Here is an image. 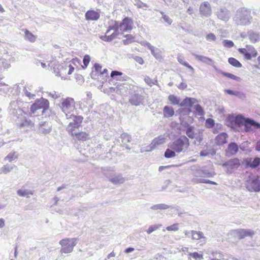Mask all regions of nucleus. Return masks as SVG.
<instances>
[{
  "mask_svg": "<svg viewBox=\"0 0 260 260\" xmlns=\"http://www.w3.org/2000/svg\"><path fill=\"white\" fill-rule=\"evenodd\" d=\"M175 151L172 149L168 148L165 152V157L166 158H172L176 156Z\"/></svg>",
  "mask_w": 260,
  "mask_h": 260,
  "instance_id": "obj_44",
  "label": "nucleus"
},
{
  "mask_svg": "<svg viewBox=\"0 0 260 260\" xmlns=\"http://www.w3.org/2000/svg\"><path fill=\"white\" fill-rule=\"evenodd\" d=\"M170 207V206L165 204H159L153 205L150 208L153 210H166L169 208Z\"/></svg>",
  "mask_w": 260,
  "mask_h": 260,
  "instance_id": "obj_38",
  "label": "nucleus"
},
{
  "mask_svg": "<svg viewBox=\"0 0 260 260\" xmlns=\"http://www.w3.org/2000/svg\"><path fill=\"white\" fill-rule=\"evenodd\" d=\"M166 138L162 136H159V137L154 138L150 146V149L147 150V151H150L153 149H155L158 146L163 144L165 143Z\"/></svg>",
  "mask_w": 260,
  "mask_h": 260,
  "instance_id": "obj_17",
  "label": "nucleus"
},
{
  "mask_svg": "<svg viewBox=\"0 0 260 260\" xmlns=\"http://www.w3.org/2000/svg\"><path fill=\"white\" fill-rule=\"evenodd\" d=\"M168 231H177L179 230V224L175 223L166 228Z\"/></svg>",
  "mask_w": 260,
  "mask_h": 260,
  "instance_id": "obj_56",
  "label": "nucleus"
},
{
  "mask_svg": "<svg viewBox=\"0 0 260 260\" xmlns=\"http://www.w3.org/2000/svg\"><path fill=\"white\" fill-rule=\"evenodd\" d=\"M198 101L197 99L192 98L186 97L185 98L181 103L179 104V106L181 107L188 106L191 107L192 105L197 103Z\"/></svg>",
  "mask_w": 260,
  "mask_h": 260,
  "instance_id": "obj_27",
  "label": "nucleus"
},
{
  "mask_svg": "<svg viewBox=\"0 0 260 260\" xmlns=\"http://www.w3.org/2000/svg\"><path fill=\"white\" fill-rule=\"evenodd\" d=\"M200 12L202 16H210L212 12L210 4L207 2L202 3L200 7Z\"/></svg>",
  "mask_w": 260,
  "mask_h": 260,
  "instance_id": "obj_16",
  "label": "nucleus"
},
{
  "mask_svg": "<svg viewBox=\"0 0 260 260\" xmlns=\"http://www.w3.org/2000/svg\"><path fill=\"white\" fill-rule=\"evenodd\" d=\"M144 81L146 84H147L150 86H152L153 85H156L157 83V80H155L154 81H153L148 76H146L145 77Z\"/></svg>",
  "mask_w": 260,
  "mask_h": 260,
  "instance_id": "obj_51",
  "label": "nucleus"
},
{
  "mask_svg": "<svg viewBox=\"0 0 260 260\" xmlns=\"http://www.w3.org/2000/svg\"><path fill=\"white\" fill-rule=\"evenodd\" d=\"M160 14L162 15V18L164 19V21L168 24L171 25L172 23V19L170 18L169 16L165 15L162 12H160Z\"/></svg>",
  "mask_w": 260,
  "mask_h": 260,
  "instance_id": "obj_52",
  "label": "nucleus"
},
{
  "mask_svg": "<svg viewBox=\"0 0 260 260\" xmlns=\"http://www.w3.org/2000/svg\"><path fill=\"white\" fill-rule=\"evenodd\" d=\"M254 234V232L251 230L241 229L238 231L240 239H243L247 236L252 237Z\"/></svg>",
  "mask_w": 260,
  "mask_h": 260,
  "instance_id": "obj_29",
  "label": "nucleus"
},
{
  "mask_svg": "<svg viewBox=\"0 0 260 260\" xmlns=\"http://www.w3.org/2000/svg\"><path fill=\"white\" fill-rule=\"evenodd\" d=\"M90 60V56L88 55H85V56L84 57V58H83V63L84 65V67L82 66L83 69H85L86 68H87L88 64L89 63Z\"/></svg>",
  "mask_w": 260,
  "mask_h": 260,
  "instance_id": "obj_58",
  "label": "nucleus"
},
{
  "mask_svg": "<svg viewBox=\"0 0 260 260\" xmlns=\"http://www.w3.org/2000/svg\"><path fill=\"white\" fill-rule=\"evenodd\" d=\"M260 164V158L255 157L253 160L251 158L247 159L245 160V165L251 168H255L258 166Z\"/></svg>",
  "mask_w": 260,
  "mask_h": 260,
  "instance_id": "obj_24",
  "label": "nucleus"
},
{
  "mask_svg": "<svg viewBox=\"0 0 260 260\" xmlns=\"http://www.w3.org/2000/svg\"><path fill=\"white\" fill-rule=\"evenodd\" d=\"M216 14L218 19L224 21H228L231 17L230 11L225 8H220L216 11Z\"/></svg>",
  "mask_w": 260,
  "mask_h": 260,
  "instance_id": "obj_12",
  "label": "nucleus"
},
{
  "mask_svg": "<svg viewBox=\"0 0 260 260\" xmlns=\"http://www.w3.org/2000/svg\"><path fill=\"white\" fill-rule=\"evenodd\" d=\"M18 156V153L17 152H11L5 158V160H8L9 161L11 162L13 160L17 159Z\"/></svg>",
  "mask_w": 260,
  "mask_h": 260,
  "instance_id": "obj_40",
  "label": "nucleus"
},
{
  "mask_svg": "<svg viewBox=\"0 0 260 260\" xmlns=\"http://www.w3.org/2000/svg\"><path fill=\"white\" fill-rule=\"evenodd\" d=\"M59 244L61 246L60 252L62 253H71L74 249V247L77 243V239L74 238H64L61 240Z\"/></svg>",
  "mask_w": 260,
  "mask_h": 260,
  "instance_id": "obj_5",
  "label": "nucleus"
},
{
  "mask_svg": "<svg viewBox=\"0 0 260 260\" xmlns=\"http://www.w3.org/2000/svg\"><path fill=\"white\" fill-rule=\"evenodd\" d=\"M223 45L226 48H232L234 46V44L233 41L228 40H224L222 41Z\"/></svg>",
  "mask_w": 260,
  "mask_h": 260,
  "instance_id": "obj_55",
  "label": "nucleus"
},
{
  "mask_svg": "<svg viewBox=\"0 0 260 260\" xmlns=\"http://www.w3.org/2000/svg\"><path fill=\"white\" fill-rule=\"evenodd\" d=\"M229 63L236 68H241L242 64L236 59L233 57H230L228 59Z\"/></svg>",
  "mask_w": 260,
  "mask_h": 260,
  "instance_id": "obj_41",
  "label": "nucleus"
},
{
  "mask_svg": "<svg viewBox=\"0 0 260 260\" xmlns=\"http://www.w3.org/2000/svg\"><path fill=\"white\" fill-rule=\"evenodd\" d=\"M191 239L198 240L202 238H205L203 232L201 231H191Z\"/></svg>",
  "mask_w": 260,
  "mask_h": 260,
  "instance_id": "obj_33",
  "label": "nucleus"
},
{
  "mask_svg": "<svg viewBox=\"0 0 260 260\" xmlns=\"http://www.w3.org/2000/svg\"><path fill=\"white\" fill-rule=\"evenodd\" d=\"M52 129V125L50 122L47 121H41L40 122L38 127V131L40 133L48 134L50 133Z\"/></svg>",
  "mask_w": 260,
  "mask_h": 260,
  "instance_id": "obj_14",
  "label": "nucleus"
},
{
  "mask_svg": "<svg viewBox=\"0 0 260 260\" xmlns=\"http://www.w3.org/2000/svg\"><path fill=\"white\" fill-rule=\"evenodd\" d=\"M9 66L10 64L6 60H3L2 61V62H0L1 68H3L4 69H8L9 67Z\"/></svg>",
  "mask_w": 260,
  "mask_h": 260,
  "instance_id": "obj_62",
  "label": "nucleus"
},
{
  "mask_svg": "<svg viewBox=\"0 0 260 260\" xmlns=\"http://www.w3.org/2000/svg\"><path fill=\"white\" fill-rule=\"evenodd\" d=\"M49 95L53 99H58L60 97V93L56 91H53L49 93Z\"/></svg>",
  "mask_w": 260,
  "mask_h": 260,
  "instance_id": "obj_64",
  "label": "nucleus"
},
{
  "mask_svg": "<svg viewBox=\"0 0 260 260\" xmlns=\"http://www.w3.org/2000/svg\"><path fill=\"white\" fill-rule=\"evenodd\" d=\"M10 90L9 86L0 80V94H7Z\"/></svg>",
  "mask_w": 260,
  "mask_h": 260,
  "instance_id": "obj_34",
  "label": "nucleus"
},
{
  "mask_svg": "<svg viewBox=\"0 0 260 260\" xmlns=\"http://www.w3.org/2000/svg\"><path fill=\"white\" fill-rule=\"evenodd\" d=\"M120 139L121 141V146L125 147L126 149L128 150H130L131 148L128 146L127 144L131 141V136L127 133H123L121 135Z\"/></svg>",
  "mask_w": 260,
  "mask_h": 260,
  "instance_id": "obj_22",
  "label": "nucleus"
},
{
  "mask_svg": "<svg viewBox=\"0 0 260 260\" xmlns=\"http://www.w3.org/2000/svg\"><path fill=\"white\" fill-rule=\"evenodd\" d=\"M224 92L230 95H235L236 96L240 98H241L242 96L243 95V94L241 92L238 91L232 90L231 89H225Z\"/></svg>",
  "mask_w": 260,
  "mask_h": 260,
  "instance_id": "obj_47",
  "label": "nucleus"
},
{
  "mask_svg": "<svg viewBox=\"0 0 260 260\" xmlns=\"http://www.w3.org/2000/svg\"><path fill=\"white\" fill-rule=\"evenodd\" d=\"M14 167H16L15 165L11 166L9 165H6L2 168V171L3 173L6 174L10 172Z\"/></svg>",
  "mask_w": 260,
  "mask_h": 260,
  "instance_id": "obj_45",
  "label": "nucleus"
},
{
  "mask_svg": "<svg viewBox=\"0 0 260 260\" xmlns=\"http://www.w3.org/2000/svg\"><path fill=\"white\" fill-rule=\"evenodd\" d=\"M248 51L251 53V57L252 56L255 57L257 54V51L255 50V49L253 47H249L248 48Z\"/></svg>",
  "mask_w": 260,
  "mask_h": 260,
  "instance_id": "obj_60",
  "label": "nucleus"
},
{
  "mask_svg": "<svg viewBox=\"0 0 260 260\" xmlns=\"http://www.w3.org/2000/svg\"><path fill=\"white\" fill-rule=\"evenodd\" d=\"M224 167H228V170H233L237 169L240 165V160L237 158L230 159L228 161L224 162L223 164H220Z\"/></svg>",
  "mask_w": 260,
  "mask_h": 260,
  "instance_id": "obj_13",
  "label": "nucleus"
},
{
  "mask_svg": "<svg viewBox=\"0 0 260 260\" xmlns=\"http://www.w3.org/2000/svg\"><path fill=\"white\" fill-rule=\"evenodd\" d=\"M206 39L207 41L212 42L215 41L216 40V37L213 33H209L206 36Z\"/></svg>",
  "mask_w": 260,
  "mask_h": 260,
  "instance_id": "obj_54",
  "label": "nucleus"
},
{
  "mask_svg": "<svg viewBox=\"0 0 260 260\" xmlns=\"http://www.w3.org/2000/svg\"><path fill=\"white\" fill-rule=\"evenodd\" d=\"M22 104V102L20 101H14L11 102L9 107L10 114L17 116L18 118L22 115L24 111L21 108Z\"/></svg>",
  "mask_w": 260,
  "mask_h": 260,
  "instance_id": "obj_7",
  "label": "nucleus"
},
{
  "mask_svg": "<svg viewBox=\"0 0 260 260\" xmlns=\"http://www.w3.org/2000/svg\"><path fill=\"white\" fill-rule=\"evenodd\" d=\"M49 103L47 100L41 98L40 99L36 100L35 103L31 106L30 109V112L31 113H35L37 110L41 109H43V112L49 108Z\"/></svg>",
  "mask_w": 260,
  "mask_h": 260,
  "instance_id": "obj_8",
  "label": "nucleus"
},
{
  "mask_svg": "<svg viewBox=\"0 0 260 260\" xmlns=\"http://www.w3.org/2000/svg\"><path fill=\"white\" fill-rule=\"evenodd\" d=\"M133 21L128 17L124 18L119 23L120 30L121 31H129L133 29Z\"/></svg>",
  "mask_w": 260,
  "mask_h": 260,
  "instance_id": "obj_11",
  "label": "nucleus"
},
{
  "mask_svg": "<svg viewBox=\"0 0 260 260\" xmlns=\"http://www.w3.org/2000/svg\"><path fill=\"white\" fill-rule=\"evenodd\" d=\"M94 151L100 155L103 154L105 153L104 146L102 144H99L94 147Z\"/></svg>",
  "mask_w": 260,
  "mask_h": 260,
  "instance_id": "obj_43",
  "label": "nucleus"
},
{
  "mask_svg": "<svg viewBox=\"0 0 260 260\" xmlns=\"http://www.w3.org/2000/svg\"><path fill=\"white\" fill-rule=\"evenodd\" d=\"M144 97L138 93H135L131 95L129 98V103L134 106H138L142 104L144 102Z\"/></svg>",
  "mask_w": 260,
  "mask_h": 260,
  "instance_id": "obj_15",
  "label": "nucleus"
},
{
  "mask_svg": "<svg viewBox=\"0 0 260 260\" xmlns=\"http://www.w3.org/2000/svg\"><path fill=\"white\" fill-rule=\"evenodd\" d=\"M164 116L165 117H170L174 115V111L172 107L168 106H165L163 110Z\"/></svg>",
  "mask_w": 260,
  "mask_h": 260,
  "instance_id": "obj_32",
  "label": "nucleus"
},
{
  "mask_svg": "<svg viewBox=\"0 0 260 260\" xmlns=\"http://www.w3.org/2000/svg\"><path fill=\"white\" fill-rule=\"evenodd\" d=\"M252 17L250 10L246 8L238 9L233 17V20L237 25L246 26L251 24Z\"/></svg>",
  "mask_w": 260,
  "mask_h": 260,
  "instance_id": "obj_1",
  "label": "nucleus"
},
{
  "mask_svg": "<svg viewBox=\"0 0 260 260\" xmlns=\"http://www.w3.org/2000/svg\"><path fill=\"white\" fill-rule=\"evenodd\" d=\"M71 118L73 119V121L69 123L67 130L69 133L71 134L72 136H74V130L80 126L83 118L81 116H76L73 114V116H72Z\"/></svg>",
  "mask_w": 260,
  "mask_h": 260,
  "instance_id": "obj_9",
  "label": "nucleus"
},
{
  "mask_svg": "<svg viewBox=\"0 0 260 260\" xmlns=\"http://www.w3.org/2000/svg\"><path fill=\"white\" fill-rule=\"evenodd\" d=\"M168 99L170 101L171 103L173 105H179V100L178 98L174 95V94H171L168 96Z\"/></svg>",
  "mask_w": 260,
  "mask_h": 260,
  "instance_id": "obj_46",
  "label": "nucleus"
},
{
  "mask_svg": "<svg viewBox=\"0 0 260 260\" xmlns=\"http://www.w3.org/2000/svg\"><path fill=\"white\" fill-rule=\"evenodd\" d=\"M17 194L20 197L29 198L30 195L34 194V191L26 189L23 186L17 191Z\"/></svg>",
  "mask_w": 260,
  "mask_h": 260,
  "instance_id": "obj_25",
  "label": "nucleus"
},
{
  "mask_svg": "<svg viewBox=\"0 0 260 260\" xmlns=\"http://www.w3.org/2000/svg\"><path fill=\"white\" fill-rule=\"evenodd\" d=\"M206 124L208 127H211L214 125V121L212 119L208 118L206 121Z\"/></svg>",
  "mask_w": 260,
  "mask_h": 260,
  "instance_id": "obj_61",
  "label": "nucleus"
},
{
  "mask_svg": "<svg viewBox=\"0 0 260 260\" xmlns=\"http://www.w3.org/2000/svg\"><path fill=\"white\" fill-rule=\"evenodd\" d=\"M74 135L76 136L78 140L83 141H86L90 138L89 134L83 132L78 133H74Z\"/></svg>",
  "mask_w": 260,
  "mask_h": 260,
  "instance_id": "obj_31",
  "label": "nucleus"
},
{
  "mask_svg": "<svg viewBox=\"0 0 260 260\" xmlns=\"http://www.w3.org/2000/svg\"><path fill=\"white\" fill-rule=\"evenodd\" d=\"M245 186L250 192L260 191V182L257 179H252L247 181Z\"/></svg>",
  "mask_w": 260,
  "mask_h": 260,
  "instance_id": "obj_10",
  "label": "nucleus"
},
{
  "mask_svg": "<svg viewBox=\"0 0 260 260\" xmlns=\"http://www.w3.org/2000/svg\"><path fill=\"white\" fill-rule=\"evenodd\" d=\"M239 148L238 145L235 142L230 143L225 150V155L230 157L236 154L238 151Z\"/></svg>",
  "mask_w": 260,
  "mask_h": 260,
  "instance_id": "obj_18",
  "label": "nucleus"
},
{
  "mask_svg": "<svg viewBox=\"0 0 260 260\" xmlns=\"http://www.w3.org/2000/svg\"><path fill=\"white\" fill-rule=\"evenodd\" d=\"M189 255L196 259H201L203 258V255L198 252L189 253Z\"/></svg>",
  "mask_w": 260,
  "mask_h": 260,
  "instance_id": "obj_57",
  "label": "nucleus"
},
{
  "mask_svg": "<svg viewBox=\"0 0 260 260\" xmlns=\"http://www.w3.org/2000/svg\"><path fill=\"white\" fill-rule=\"evenodd\" d=\"M192 54L195 57L196 59H198L201 62H202L203 63L209 65H211L213 63V60L208 57L203 55H198L195 53H192Z\"/></svg>",
  "mask_w": 260,
  "mask_h": 260,
  "instance_id": "obj_26",
  "label": "nucleus"
},
{
  "mask_svg": "<svg viewBox=\"0 0 260 260\" xmlns=\"http://www.w3.org/2000/svg\"><path fill=\"white\" fill-rule=\"evenodd\" d=\"M117 28H119V23L117 21H115L114 24L113 25H110L109 26L108 29L106 31L105 35H107L111 30H115Z\"/></svg>",
  "mask_w": 260,
  "mask_h": 260,
  "instance_id": "obj_48",
  "label": "nucleus"
},
{
  "mask_svg": "<svg viewBox=\"0 0 260 260\" xmlns=\"http://www.w3.org/2000/svg\"><path fill=\"white\" fill-rule=\"evenodd\" d=\"M249 38L252 43H255L260 41V35L254 32H250L249 33Z\"/></svg>",
  "mask_w": 260,
  "mask_h": 260,
  "instance_id": "obj_37",
  "label": "nucleus"
},
{
  "mask_svg": "<svg viewBox=\"0 0 260 260\" xmlns=\"http://www.w3.org/2000/svg\"><path fill=\"white\" fill-rule=\"evenodd\" d=\"M202 175H201V176H203V177H212V176H213L212 173L211 172H209L207 170L202 171Z\"/></svg>",
  "mask_w": 260,
  "mask_h": 260,
  "instance_id": "obj_63",
  "label": "nucleus"
},
{
  "mask_svg": "<svg viewBox=\"0 0 260 260\" xmlns=\"http://www.w3.org/2000/svg\"><path fill=\"white\" fill-rule=\"evenodd\" d=\"M33 125L34 123L30 120H25L24 122L20 123V127H22L25 126L31 127Z\"/></svg>",
  "mask_w": 260,
  "mask_h": 260,
  "instance_id": "obj_59",
  "label": "nucleus"
},
{
  "mask_svg": "<svg viewBox=\"0 0 260 260\" xmlns=\"http://www.w3.org/2000/svg\"><path fill=\"white\" fill-rule=\"evenodd\" d=\"M228 135L225 133H221L216 137V143L217 145H223L226 143Z\"/></svg>",
  "mask_w": 260,
  "mask_h": 260,
  "instance_id": "obj_28",
  "label": "nucleus"
},
{
  "mask_svg": "<svg viewBox=\"0 0 260 260\" xmlns=\"http://www.w3.org/2000/svg\"><path fill=\"white\" fill-rule=\"evenodd\" d=\"M151 54L158 60L161 58L160 50L154 46L150 49Z\"/></svg>",
  "mask_w": 260,
  "mask_h": 260,
  "instance_id": "obj_39",
  "label": "nucleus"
},
{
  "mask_svg": "<svg viewBox=\"0 0 260 260\" xmlns=\"http://www.w3.org/2000/svg\"><path fill=\"white\" fill-rule=\"evenodd\" d=\"M177 60L180 64H182L183 66H184L186 67V68H187L188 69H189L192 72V73H194V69L190 65H189L187 62H186L184 60V58L182 56L179 55L177 57Z\"/></svg>",
  "mask_w": 260,
  "mask_h": 260,
  "instance_id": "obj_36",
  "label": "nucleus"
},
{
  "mask_svg": "<svg viewBox=\"0 0 260 260\" xmlns=\"http://www.w3.org/2000/svg\"><path fill=\"white\" fill-rule=\"evenodd\" d=\"M194 129V128L193 126L188 125L186 129V134L189 138L193 139L195 138L197 134L195 133Z\"/></svg>",
  "mask_w": 260,
  "mask_h": 260,
  "instance_id": "obj_35",
  "label": "nucleus"
},
{
  "mask_svg": "<svg viewBox=\"0 0 260 260\" xmlns=\"http://www.w3.org/2000/svg\"><path fill=\"white\" fill-rule=\"evenodd\" d=\"M100 16V13L94 10H88L86 12L85 17L87 20H98Z\"/></svg>",
  "mask_w": 260,
  "mask_h": 260,
  "instance_id": "obj_19",
  "label": "nucleus"
},
{
  "mask_svg": "<svg viewBox=\"0 0 260 260\" xmlns=\"http://www.w3.org/2000/svg\"><path fill=\"white\" fill-rule=\"evenodd\" d=\"M102 174L109 180L115 173V167L107 166L101 168Z\"/></svg>",
  "mask_w": 260,
  "mask_h": 260,
  "instance_id": "obj_20",
  "label": "nucleus"
},
{
  "mask_svg": "<svg viewBox=\"0 0 260 260\" xmlns=\"http://www.w3.org/2000/svg\"><path fill=\"white\" fill-rule=\"evenodd\" d=\"M162 225L161 224H155L149 226V228L146 230L148 234H150L153 232L160 229Z\"/></svg>",
  "mask_w": 260,
  "mask_h": 260,
  "instance_id": "obj_42",
  "label": "nucleus"
},
{
  "mask_svg": "<svg viewBox=\"0 0 260 260\" xmlns=\"http://www.w3.org/2000/svg\"><path fill=\"white\" fill-rule=\"evenodd\" d=\"M221 74L222 75H223L224 76H225L229 78H230V79H233L235 80L239 81L240 79V77L236 76L231 73L222 72Z\"/></svg>",
  "mask_w": 260,
  "mask_h": 260,
  "instance_id": "obj_49",
  "label": "nucleus"
},
{
  "mask_svg": "<svg viewBox=\"0 0 260 260\" xmlns=\"http://www.w3.org/2000/svg\"><path fill=\"white\" fill-rule=\"evenodd\" d=\"M108 180L115 185L122 184L125 182V179L120 174H114Z\"/></svg>",
  "mask_w": 260,
  "mask_h": 260,
  "instance_id": "obj_21",
  "label": "nucleus"
},
{
  "mask_svg": "<svg viewBox=\"0 0 260 260\" xmlns=\"http://www.w3.org/2000/svg\"><path fill=\"white\" fill-rule=\"evenodd\" d=\"M194 108L196 110L197 113L199 116H202L204 115V112L203 109L200 105H196L194 106Z\"/></svg>",
  "mask_w": 260,
  "mask_h": 260,
  "instance_id": "obj_53",
  "label": "nucleus"
},
{
  "mask_svg": "<svg viewBox=\"0 0 260 260\" xmlns=\"http://www.w3.org/2000/svg\"><path fill=\"white\" fill-rule=\"evenodd\" d=\"M24 32V39L30 42L34 43L36 41L37 37L33 35L28 29H23Z\"/></svg>",
  "mask_w": 260,
  "mask_h": 260,
  "instance_id": "obj_30",
  "label": "nucleus"
},
{
  "mask_svg": "<svg viewBox=\"0 0 260 260\" xmlns=\"http://www.w3.org/2000/svg\"><path fill=\"white\" fill-rule=\"evenodd\" d=\"M189 146L188 139L185 136L182 135L178 139L170 143L169 147L176 152L179 153L185 152L188 149Z\"/></svg>",
  "mask_w": 260,
  "mask_h": 260,
  "instance_id": "obj_3",
  "label": "nucleus"
},
{
  "mask_svg": "<svg viewBox=\"0 0 260 260\" xmlns=\"http://www.w3.org/2000/svg\"><path fill=\"white\" fill-rule=\"evenodd\" d=\"M135 86L134 85L128 83V82H124L118 84L115 87H111L110 89L116 93L121 95H126L128 93H130L131 91L135 90Z\"/></svg>",
  "mask_w": 260,
  "mask_h": 260,
  "instance_id": "obj_6",
  "label": "nucleus"
},
{
  "mask_svg": "<svg viewBox=\"0 0 260 260\" xmlns=\"http://www.w3.org/2000/svg\"><path fill=\"white\" fill-rule=\"evenodd\" d=\"M59 106L65 114L67 119H70L72 116H73V112L75 110V103L73 99L68 98L62 100Z\"/></svg>",
  "mask_w": 260,
  "mask_h": 260,
  "instance_id": "obj_4",
  "label": "nucleus"
},
{
  "mask_svg": "<svg viewBox=\"0 0 260 260\" xmlns=\"http://www.w3.org/2000/svg\"><path fill=\"white\" fill-rule=\"evenodd\" d=\"M232 124L238 126L244 125L246 132H249L251 130V126L260 129V123L255 121L254 120L249 118H244L242 116L239 115L236 116L232 121Z\"/></svg>",
  "mask_w": 260,
  "mask_h": 260,
  "instance_id": "obj_2",
  "label": "nucleus"
},
{
  "mask_svg": "<svg viewBox=\"0 0 260 260\" xmlns=\"http://www.w3.org/2000/svg\"><path fill=\"white\" fill-rule=\"evenodd\" d=\"M120 28H117L115 30H114V32L110 35H104L100 37V39L104 41L111 42L114 39L117 37L120 34L119 30Z\"/></svg>",
  "mask_w": 260,
  "mask_h": 260,
  "instance_id": "obj_23",
  "label": "nucleus"
},
{
  "mask_svg": "<svg viewBox=\"0 0 260 260\" xmlns=\"http://www.w3.org/2000/svg\"><path fill=\"white\" fill-rule=\"evenodd\" d=\"M125 37L127 39L122 41L124 45H128L134 42V37L132 35H127Z\"/></svg>",
  "mask_w": 260,
  "mask_h": 260,
  "instance_id": "obj_50",
  "label": "nucleus"
}]
</instances>
